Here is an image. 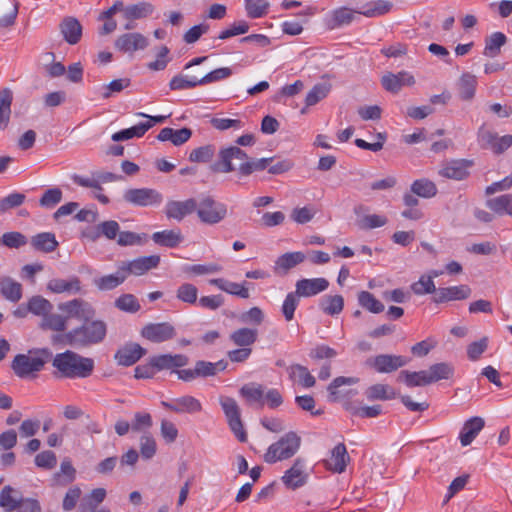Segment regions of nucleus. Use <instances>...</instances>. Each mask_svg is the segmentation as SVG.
Returning a JSON list of instances; mask_svg holds the SVG:
<instances>
[{
    "mask_svg": "<svg viewBox=\"0 0 512 512\" xmlns=\"http://www.w3.org/2000/svg\"><path fill=\"white\" fill-rule=\"evenodd\" d=\"M273 162V157L253 159L249 158L240 147L228 146L219 150L218 159L213 164L212 169L220 173L238 171L240 176H249L253 172L268 169Z\"/></svg>",
    "mask_w": 512,
    "mask_h": 512,
    "instance_id": "1",
    "label": "nucleus"
},
{
    "mask_svg": "<svg viewBox=\"0 0 512 512\" xmlns=\"http://www.w3.org/2000/svg\"><path fill=\"white\" fill-rule=\"evenodd\" d=\"M53 367L60 377L68 379L87 378L94 370V360L67 350L57 353L52 360Z\"/></svg>",
    "mask_w": 512,
    "mask_h": 512,
    "instance_id": "2",
    "label": "nucleus"
},
{
    "mask_svg": "<svg viewBox=\"0 0 512 512\" xmlns=\"http://www.w3.org/2000/svg\"><path fill=\"white\" fill-rule=\"evenodd\" d=\"M106 335V322L100 319H91L65 333L64 340L72 347L84 348L102 343Z\"/></svg>",
    "mask_w": 512,
    "mask_h": 512,
    "instance_id": "3",
    "label": "nucleus"
},
{
    "mask_svg": "<svg viewBox=\"0 0 512 512\" xmlns=\"http://www.w3.org/2000/svg\"><path fill=\"white\" fill-rule=\"evenodd\" d=\"M52 357L49 349H39L28 354H17L11 364V368L19 378H28L40 372L46 362Z\"/></svg>",
    "mask_w": 512,
    "mask_h": 512,
    "instance_id": "4",
    "label": "nucleus"
},
{
    "mask_svg": "<svg viewBox=\"0 0 512 512\" xmlns=\"http://www.w3.org/2000/svg\"><path fill=\"white\" fill-rule=\"evenodd\" d=\"M301 438L295 432H288L272 443L264 454V461L274 464L293 457L300 448Z\"/></svg>",
    "mask_w": 512,
    "mask_h": 512,
    "instance_id": "5",
    "label": "nucleus"
},
{
    "mask_svg": "<svg viewBox=\"0 0 512 512\" xmlns=\"http://www.w3.org/2000/svg\"><path fill=\"white\" fill-rule=\"evenodd\" d=\"M196 206L195 212L199 220L204 224L216 225L227 217V205L215 200L211 196H203L196 200Z\"/></svg>",
    "mask_w": 512,
    "mask_h": 512,
    "instance_id": "6",
    "label": "nucleus"
},
{
    "mask_svg": "<svg viewBox=\"0 0 512 512\" xmlns=\"http://www.w3.org/2000/svg\"><path fill=\"white\" fill-rule=\"evenodd\" d=\"M220 405L226 416L227 423L230 430L233 432L235 437L242 443L247 441V433L244 429L240 408L235 399L231 397H222L220 399Z\"/></svg>",
    "mask_w": 512,
    "mask_h": 512,
    "instance_id": "7",
    "label": "nucleus"
},
{
    "mask_svg": "<svg viewBox=\"0 0 512 512\" xmlns=\"http://www.w3.org/2000/svg\"><path fill=\"white\" fill-rule=\"evenodd\" d=\"M125 202L139 207L159 205L163 196L160 192L152 188H131L123 194Z\"/></svg>",
    "mask_w": 512,
    "mask_h": 512,
    "instance_id": "8",
    "label": "nucleus"
},
{
    "mask_svg": "<svg viewBox=\"0 0 512 512\" xmlns=\"http://www.w3.org/2000/svg\"><path fill=\"white\" fill-rule=\"evenodd\" d=\"M140 334L152 343H163L175 338L176 329L169 322L149 323L141 329Z\"/></svg>",
    "mask_w": 512,
    "mask_h": 512,
    "instance_id": "9",
    "label": "nucleus"
},
{
    "mask_svg": "<svg viewBox=\"0 0 512 512\" xmlns=\"http://www.w3.org/2000/svg\"><path fill=\"white\" fill-rule=\"evenodd\" d=\"M58 307L61 311L67 314L68 318H76L82 322L93 319L96 314V310L93 305L81 298H75L61 303Z\"/></svg>",
    "mask_w": 512,
    "mask_h": 512,
    "instance_id": "10",
    "label": "nucleus"
},
{
    "mask_svg": "<svg viewBox=\"0 0 512 512\" xmlns=\"http://www.w3.org/2000/svg\"><path fill=\"white\" fill-rule=\"evenodd\" d=\"M160 263V256L150 255L136 258L131 261H123L120 263L125 271L126 278L129 275L141 276L151 269L156 268Z\"/></svg>",
    "mask_w": 512,
    "mask_h": 512,
    "instance_id": "11",
    "label": "nucleus"
},
{
    "mask_svg": "<svg viewBox=\"0 0 512 512\" xmlns=\"http://www.w3.org/2000/svg\"><path fill=\"white\" fill-rule=\"evenodd\" d=\"M408 361L401 355L380 354L370 359L369 364L379 373H391L405 366Z\"/></svg>",
    "mask_w": 512,
    "mask_h": 512,
    "instance_id": "12",
    "label": "nucleus"
},
{
    "mask_svg": "<svg viewBox=\"0 0 512 512\" xmlns=\"http://www.w3.org/2000/svg\"><path fill=\"white\" fill-rule=\"evenodd\" d=\"M161 405L175 413L194 414L202 411L201 402L193 396L185 395L172 401H162Z\"/></svg>",
    "mask_w": 512,
    "mask_h": 512,
    "instance_id": "13",
    "label": "nucleus"
},
{
    "mask_svg": "<svg viewBox=\"0 0 512 512\" xmlns=\"http://www.w3.org/2000/svg\"><path fill=\"white\" fill-rule=\"evenodd\" d=\"M148 46L147 38L138 32L125 33L115 41V48L123 53H134Z\"/></svg>",
    "mask_w": 512,
    "mask_h": 512,
    "instance_id": "14",
    "label": "nucleus"
},
{
    "mask_svg": "<svg viewBox=\"0 0 512 512\" xmlns=\"http://www.w3.org/2000/svg\"><path fill=\"white\" fill-rule=\"evenodd\" d=\"M349 461L350 456L345 444L339 443L331 450L329 459L324 460V466L333 473L341 474L345 471Z\"/></svg>",
    "mask_w": 512,
    "mask_h": 512,
    "instance_id": "15",
    "label": "nucleus"
},
{
    "mask_svg": "<svg viewBox=\"0 0 512 512\" xmlns=\"http://www.w3.org/2000/svg\"><path fill=\"white\" fill-rule=\"evenodd\" d=\"M329 287V281L326 278H303L296 282V294L301 297L315 296Z\"/></svg>",
    "mask_w": 512,
    "mask_h": 512,
    "instance_id": "16",
    "label": "nucleus"
},
{
    "mask_svg": "<svg viewBox=\"0 0 512 512\" xmlns=\"http://www.w3.org/2000/svg\"><path fill=\"white\" fill-rule=\"evenodd\" d=\"M472 164L471 160L466 159L451 160L443 164L439 174L442 177L460 181L468 177V169Z\"/></svg>",
    "mask_w": 512,
    "mask_h": 512,
    "instance_id": "17",
    "label": "nucleus"
},
{
    "mask_svg": "<svg viewBox=\"0 0 512 512\" xmlns=\"http://www.w3.org/2000/svg\"><path fill=\"white\" fill-rule=\"evenodd\" d=\"M146 354V349L137 343H129L115 353V360L121 366H132Z\"/></svg>",
    "mask_w": 512,
    "mask_h": 512,
    "instance_id": "18",
    "label": "nucleus"
},
{
    "mask_svg": "<svg viewBox=\"0 0 512 512\" xmlns=\"http://www.w3.org/2000/svg\"><path fill=\"white\" fill-rule=\"evenodd\" d=\"M197 209L196 199L190 198L185 201H168L165 207V214L169 219L181 221L187 215Z\"/></svg>",
    "mask_w": 512,
    "mask_h": 512,
    "instance_id": "19",
    "label": "nucleus"
},
{
    "mask_svg": "<svg viewBox=\"0 0 512 512\" xmlns=\"http://www.w3.org/2000/svg\"><path fill=\"white\" fill-rule=\"evenodd\" d=\"M189 359L183 354H162L151 357V363L156 368V371L173 370L176 368L184 367L188 364Z\"/></svg>",
    "mask_w": 512,
    "mask_h": 512,
    "instance_id": "20",
    "label": "nucleus"
},
{
    "mask_svg": "<svg viewBox=\"0 0 512 512\" xmlns=\"http://www.w3.org/2000/svg\"><path fill=\"white\" fill-rule=\"evenodd\" d=\"M382 86L385 90L397 93L403 86H412L415 83L413 75L406 71L397 74L388 73L381 79Z\"/></svg>",
    "mask_w": 512,
    "mask_h": 512,
    "instance_id": "21",
    "label": "nucleus"
},
{
    "mask_svg": "<svg viewBox=\"0 0 512 512\" xmlns=\"http://www.w3.org/2000/svg\"><path fill=\"white\" fill-rule=\"evenodd\" d=\"M470 294L471 289L468 285L438 288L433 301L435 303H444L453 300H463L467 299Z\"/></svg>",
    "mask_w": 512,
    "mask_h": 512,
    "instance_id": "22",
    "label": "nucleus"
},
{
    "mask_svg": "<svg viewBox=\"0 0 512 512\" xmlns=\"http://www.w3.org/2000/svg\"><path fill=\"white\" fill-rule=\"evenodd\" d=\"M282 481L286 487L290 489H297L303 486L306 482V475L304 473V460L297 458L292 467L288 469L282 476Z\"/></svg>",
    "mask_w": 512,
    "mask_h": 512,
    "instance_id": "23",
    "label": "nucleus"
},
{
    "mask_svg": "<svg viewBox=\"0 0 512 512\" xmlns=\"http://www.w3.org/2000/svg\"><path fill=\"white\" fill-rule=\"evenodd\" d=\"M0 294L12 303H17L23 296L22 284L10 276L0 277Z\"/></svg>",
    "mask_w": 512,
    "mask_h": 512,
    "instance_id": "24",
    "label": "nucleus"
},
{
    "mask_svg": "<svg viewBox=\"0 0 512 512\" xmlns=\"http://www.w3.org/2000/svg\"><path fill=\"white\" fill-rule=\"evenodd\" d=\"M485 421L483 418L475 416L470 419H468L460 433H459V440L461 442L462 446H468L472 443V441L477 437L479 432L484 428Z\"/></svg>",
    "mask_w": 512,
    "mask_h": 512,
    "instance_id": "25",
    "label": "nucleus"
},
{
    "mask_svg": "<svg viewBox=\"0 0 512 512\" xmlns=\"http://www.w3.org/2000/svg\"><path fill=\"white\" fill-rule=\"evenodd\" d=\"M47 289L56 294H76L81 290V281L76 276H72L69 279L54 278L47 283Z\"/></svg>",
    "mask_w": 512,
    "mask_h": 512,
    "instance_id": "26",
    "label": "nucleus"
},
{
    "mask_svg": "<svg viewBox=\"0 0 512 512\" xmlns=\"http://www.w3.org/2000/svg\"><path fill=\"white\" fill-rule=\"evenodd\" d=\"M209 283L213 286H216L218 289H220L228 294H231V295L243 298V299H247L250 296L249 289L247 287V285H248L247 282L235 283V282H231L226 279H223V278H215V279L209 280Z\"/></svg>",
    "mask_w": 512,
    "mask_h": 512,
    "instance_id": "27",
    "label": "nucleus"
},
{
    "mask_svg": "<svg viewBox=\"0 0 512 512\" xmlns=\"http://www.w3.org/2000/svg\"><path fill=\"white\" fill-rule=\"evenodd\" d=\"M25 499L19 491L7 485L0 492V507L6 512L19 510Z\"/></svg>",
    "mask_w": 512,
    "mask_h": 512,
    "instance_id": "28",
    "label": "nucleus"
},
{
    "mask_svg": "<svg viewBox=\"0 0 512 512\" xmlns=\"http://www.w3.org/2000/svg\"><path fill=\"white\" fill-rule=\"evenodd\" d=\"M126 279L125 271L119 265L115 273L95 278L93 284L100 291H110L120 286Z\"/></svg>",
    "mask_w": 512,
    "mask_h": 512,
    "instance_id": "29",
    "label": "nucleus"
},
{
    "mask_svg": "<svg viewBox=\"0 0 512 512\" xmlns=\"http://www.w3.org/2000/svg\"><path fill=\"white\" fill-rule=\"evenodd\" d=\"M306 256L303 252H288L282 254L275 261L274 271L279 274H286L290 269L301 264Z\"/></svg>",
    "mask_w": 512,
    "mask_h": 512,
    "instance_id": "30",
    "label": "nucleus"
},
{
    "mask_svg": "<svg viewBox=\"0 0 512 512\" xmlns=\"http://www.w3.org/2000/svg\"><path fill=\"white\" fill-rule=\"evenodd\" d=\"M192 136V131L189 128H181L174 130L169 127H165L160 130L157 139L159 141H171L175 146H180L186 143Z\"/></svg>",
    "mask_w": 512,
    "mask_h": 512,
    "instance_id": "31",
    "label": "nucleus"
},
{
    "mask_svg": "<svg viewBox=\"0 0 512 512\" xmlns=\"http://www.w3.org/2000/svg\"><path fill=\"white\" fill-rule=\"evenodd\" d=\"M286 370L289 378L292 381L298 380V383L304 388H311L316 383L315 377L303 365L293 364L287 367Z\"/></svg>",
    "mask_w": 512,
    "mask_h": 512,
    "instance_id": "32",
    "label": "nucleus"
},
{
    "mask_svg": "<svg viewBox=\"0 0 512 512\" xmlns=\"http://www.w3.org/2000/svg\"><path fill=\"white\" fill-rule=\"evenodd\" d=\"M155 8L150 2H139L128 5L123 9V16L129 21L147 18L153 14Z\"/></svg>",
    "mask_w": 512,
    "mask_h": 512,
    "instance_id": "33",
    "label": "nucleus"
},
{
    "mask_svg": "<svg viewBox=\"0 0 512 512\" xmlns=\"http://www.w3.org/2000/svg\"><path fill=\"white\" fill-rule=\"evenodd\" d=\"M30 243L32 247L40 252L50 253L58 247V241L53 233L42 232L34 235Z\"/></svg>",
    "mask_w": 512,
    "mask_h": 512,
    "instance_id": "34",
    "label": "nucleus"
},
{
    "mask_svg": "<svg viewBox=\"0 0 512 512\" xmlns=\"http://www.w3.org/2000/svg\"><path fill=\"white\" fill-rule=\"evenodd\" d=\"M486 207L497 215L512 216V194H503L486 200Z\"/></svg>",
    "mask_w": 512,
    "mask_h": 512,
    "instance_id": "35",
    "label": "nucleus"
},
{
    "mask_svg": "<svg viewBox=\"0 0 512 512\" xmlns=\"http://www.w3.org/2000/svg\"><path fill=\"white\" fill-rule=\"evenodd\" d=\"M393 7L392 2L386 0H376L366 3L358 14L368 18L379 17L387 14Z\"/></svg>",
    "mask_w": 512,
    "mask_h": 512,
    "instance_id": "36",
    "label": "nucleus"
},
{
    "mask_svg": "<svg viewBox=\"0 0 512 512\" xmlns=\"http://www.w3.org/2000/svg\"><path fill=\"white\" fill-rule=\"evenodd\" d=\"M258 338V332L256 329L251 328H239L230 334V340L234 345L244 348H250Z\"/></svg>",
    "mask_w": 512,
    "mask_h": 512,
    "instance_id": "37",
    "label": "nucleus"
},
{
    "mask_svg": "<svg viewBox=\"0 0 512 512\" xmlns=\"http://www.w3.org/2000/svg\"><path fill=\"white\" fill-rule=\"evenodd\" d=\"M427 371L430 384L440 380H448L454 375V366L447 362L433 364Z\"/></svg>",
    "mask_w": 512,
    "mask_h": 512,
    "instance_id": "38",
    "label": "nucleus"
},
{
    "mask_svg": "<svg viewBox=\"0 0 512 512\" xmlns=\"http://www.w3.org/2000/svg\"><path fill=\"white\" fill-rule=\"evenodd\" d=\"M68 316L56 313H47L41 320L40 328L54 332H64L68 324Z\"/></svg>",
    "mask_w": 512,
    "mask_h": 512,
    "instance_id": "39",
    "label": "nucleus"
},
{
    "mask_svg": "<svg viewBox=\"0 0 512 512\" xmlns=\"http://www.w3.org/2000/svg\"><path fill=\"white\" fill-rule=\"evenodd\" d=\"M397 380L404 382L406 386L410 388L430 384L426 370H421L417 372L402 370L399 373Z\"/></svg>",
    "mask_w": 512,
    "mask_h": 512,
    "instance_id": "40",
    "label": "nucleus"
},
{
    "mask_svg": "<svg viewBox=\"0 0 512 512\" xmlns=\"http://www.w3.org/2000/svg\"><path fill=\"white\" fill-rule=\"evenodd\" d=\"M182 235L179 230H163L155 232L152 235V240L160 245L169 248L178 246L182 241Z\"/></svg>",
    "mask_w": 512,
    "mask_h": 512,
    "instance_id": "41",
    "label": "nucleus"
},
{
    "mask_svg": "<svg viewBox=\"0 0 512 512\" xmlns=\"http://www.w3.org/2000/svg\"><path fill=\"white\" fill-rule=\"evenodd\" d=\"M477 78L471 73H463L458 82L459 96L468 101L475 96Z\"/></svg>",
    "mask_w": 512,
    "mask_h": 512,
    "instance_id": "42",
    "label": "nucleus"
},
{
    "mask_svg": "<svg viewBox=\"0 0 512 512\" xmlns=\"http://www.w3.org/2000/svg\"><path fill=\"white\" fill-rule=\"evenodd\" d=\"M12 100L10 89L4 88L0 91V130H4L9 124Z\"/></svg>",
    "mask_w": 512,
    "mask_h": 512,
    "instance_id": "43",
    "label": "nucleus"
},
{
    "mask_svg": "<svg viewBox=\"0 0 512 512\" xmlns=\"http://www.w3.org/2000/svg\"><path fill=\"white\" fill-rule=\"evenodd\" d=\"M61 31L64 39L72 45L79 42L82 34L81 25L74 18L65 19L61 25Z\"/></svg>",
    "mask_w": 512,
    "mask_h": 512,
    "instance_id": "44",
    "label": "nucleus"
},
{
    "mask_svg": "<svg viewBox=\"0 0 512 512\" xmlns=\"http://www.w3.org/2000/svg\"><path fill=\"white\" fill-rule=\"evenodd\" d=\"M320 309L327 315H337L344 308V299L341 295H325L319 303Z\"/></svg>",
    "mask_w": 512,
    "mask_h": 512,
    "instance_id": "45",
    "label": "nucleus"
},
{
    "mask_svg": "<svg viewBox=\"0 0 512 512\" xmlns=\"http://www.w3.org/2000/svg\"><path fill=\"white\" fill-rule=\"evenodd\" d=\"M76 470L70 460L65 459L61 462L60 471L55 473L53 483L57 486H66L75 479Z\"/></svg>",
    "mask_w": 512,
    "mask_h": 512,
    "instance_id": "46",
    "label": "nucleus"
},
{
    "mask_svg": "<svg viewBox=\"0 0 512 512\" xmlns=\"http://www.w3.org/2000/svg\"><path fill=\"white\" fill-rule=\"evenodd\" d=\"M507 37L502 32H494L485 40L483 54L488 57H496L501 47L506 43Z\"/></svg>",
    "mask_w": 512,
    "mask_h": 512,
    "instance_id": "47",
    "label": "nucleus"
},
{
    "mask_svg": "<svg viewBox=\"0 0 512 512\" xmlns=\"http://www.w3.org/2000/svg\"><path fill=\"white\" fill-rule=\"evenodd\" d=\"M196 373L199 377H210L216 375L220 371H224L227 368V362L220 360L218 362H208L199 360L195 363Z\"/></svg>",
    "mask_w": 512,
    "mask_h": 512,
    "instance_id": "48",
    "label": "nucleus"
},
{
    "mask_svg": "<svg viewBox=\"0 0 512 512\" xmlns=\"http://www.w3.org/2000/svg\"><path fill=\"white\" fill-rule=\"evenodd\" d=\"M366 397L370 401L390 400L396 398V392L393 388L385 384H375L370 386L366 392Z\"/></svg>",
    "mask_w": 512,
    "mask_h": 512,
    "instance_id": "49",
    "label": "nucleus"
},
{
    "mask_svg": "<svg viewBox=\"0 0 512 512\" xmlns=\"http://www.w3.org/2000/svg\"><path fill=\"white\" fill-rule=\"evenodd\" d=\"M119 232H120V225L118 224L117 221H115V220L103 221L96 226L95 234L93 236H91V238L93 240H95L100 236H104L109 240H115L117 235L119 234Z\"/></svg>",
    "mask_w": 512,
    "mask_h": 512,
    "instance_id": "50",
    "label": "nucleus"
},
{
    "mask_svg": "<svg viewBox=\"0 0 512 512\" xmlns=\"http://www.w3.org/2000/svg\"><path fill=\"white\" fill-rule=\"evenodd\" d=\"M411 192L422 198H431L437 194V187L428 179H419L412 183Z\"/></svg>",
    "mask_w": 512,
    "mask_h": 512,
    "instance_id": "51",
    "label": "nucleus"
},
{
    "mask_svg": "<svg viewBox=\"0 0 512 512\" xmlns=\"http://www.w3.org/2000/svg\"><path fill=\"white\" fill-rule=\"evenodd\" d=\"M359 305L371 313L378 314L384 311V305L368 291H361L358 294Z\"/></svg>",
    "mask_w": 512,
    "mask_h": 512,
    "instance_id": "52",
    "label": "nucleus"
},
{
    "mask_svg": "<svg viewBox=\"0 0 512 512\" xmlns=\"http://www.w3.org/2000/svg\"><path fill=\"white\" fill-rule=\"evenodd\" d=\"M27 305L30 313L42 318L53 309L51 302L39 295L31 297Z\"/></svg>",
    "mask_w": 512,
    "mask_h": 512,
    "instance_id": "53",
    "label": "nucleus"
},
{
    "mask_svg": "<svg viewBox=\"0 0 512 512\" xmlns=\"http://www.w3.org/2000/svg\"><path fill=\"white\" fill-rule=\"evenodd\" d=\"M176 298L186 304H195L198 298V289L194 284L182 283L176 290Z\"/></svg>",
    "mask_w": 512,
    "mask_h": 512,
    "instance_id": "54",
    "label": "nucleus"
},
{
    "mask_svg": "<svg viewBox=\"0 0 512 512\" xmlns=\"http://www.w3.org/2000/svg\"><path fill=\"white\" fill-rule=\"evenodd\" d=\"M240 394L242 397H244L249 403H261L263 404V397H264V389L263 386L260 384H246L242 386L240 389Z\"/></svg>",
    "mask_w": 512,
    "mask_h": 512,
    "instance_id": "55",
    "label": "nucleus"
},
{
    "mask_svg": "<svg viewBox=\"0 0 512 512\" xmlns=\"http://www.w3.org/2000/svg\"><path fill=\"white\" fill-rule=\"evenodd\" d=\"M244 4L248 17L252 19L263 17L269 8L267 0H245Z\"/></svg>",
    "mask_w": 512,
    "mask_h": 512,
    "instance_id": "56",
    "label": "nucleus"
},
{
    "mask_svg": "<svg viewBox=\"0 0 512 512\" xmlns=\"http://www.w3.org/2000/svg\"><path fill=\"white\" fill-rule=\"evenodd\" d=\"M114 305L117 309L127 313H136L141 308L138 299L133 294H122L115 300Z\"/></svg>",
    "mask_w": 512,
    "mask_h": 512,
    "instance_id": "57",
    "label": "nucleus"
},
{
    "mask_svg": "<svg viewBox=\"0 0 512 512\" xmlns=\"http://www.w3.org/2000/svg\"><path fill=\"white\" fill-rule=\"evenodd\" d=\"M215 146L212 144L193 149L189 154V160L196 163H207L215 155Z\"/></svg>",
    "mask_w": 512,
    "mask_h": 512,
    "instance_id": "58",
    "label": "nucleus"
},
{
    "mask_svg": "<svg viewBox=\"0 0 512 512\" xmlns=\"http://www.w3.org/2000/svg\"><path fill=\"white\" fill-rule=\"evenodd\" d=\"M198 85H201V83L197 77H188L182 74L174 76L169 83L171 90L190 89Z\"/></svg>",
    "mask_w": 512,
    "mask_h": 512,
    "instance_id": "59",
    "label": "nucleus"
},
{
    "mask_svg": "<svg viewBox=\"0 0 512 512\" xmlns=\"http://www.w3.org/2000/svg\"><path fill=\"white\" fill-rule=\"evenodd\" d=\"M300 297L301 296L296 294V290L286 295L281 308L286 321H291L294 318V313L299 305Z\"/></svg>",
    "mask_w": 512,
    "mask_h": 512,
    "instance_id": "60",
    "label": "nucleus"
},
{
    "mask_svg": "<svg viewBox=\"0 0 512 512\" xmlns=\"http://www.w3.org/2000/svg\"><path fill=\"white\" fill-rule=\"evenodd\" d=\"M388 219L383 215L370 214L365 215L358 220L357 225L360 229L369 230L386 225Z\"/></svg>",
    "mask_w": 512,
    "mask_h": 512,
    "instance_id": "61",
    "label": "nucleus"
},
{
    "mask_svg": "<svg viewBox=\"0 0 512 512\" xmlns=\"http://www.w3.org/2000/svg\"><path fill=\"white\" fill-rule=\"evenodd\" d=\"M411 289L416 295L436 294L437 291L432 276L426 275L421 276L417 282L413 283Z\"/></svg>",
    "mask_w": 512,
    "mask_h": 512,
    "instance_id": "62",
    "label": "nucleus"
},
{
    "mask_svg": "<svg viewBox=\"0 0 512 512\" xmlns=\"http://www.w3.org/2000/svg\"><path fill=\"white\" fill-rule=\"evenodd\" d=\"M329 86L327 84H316L313 88L308 92L305 104L307 106H313L317 104L320 100L324 99L329 93Z\"/></svg>",
    "mask_w": 512,
    "mask_h": 512,
    "instance_id": "63",
    "label": "nucleus"
},
{
    "mask_svg": "<svg viewBox=\"0 0 512 512\" xmlns=\"http://www.w3.org/2000/svg\"><path fill=\"white\" fill-rule=\"evenodd\" d=\"M62 200V191L59 188H50L44 192L39 200L40 206L53 208Z\"/></svg>",
    "mask_w": 512,
    "mask_h": 512,
    "instance_id": "64",
    "label": "nucleus"
}]
</instances>
